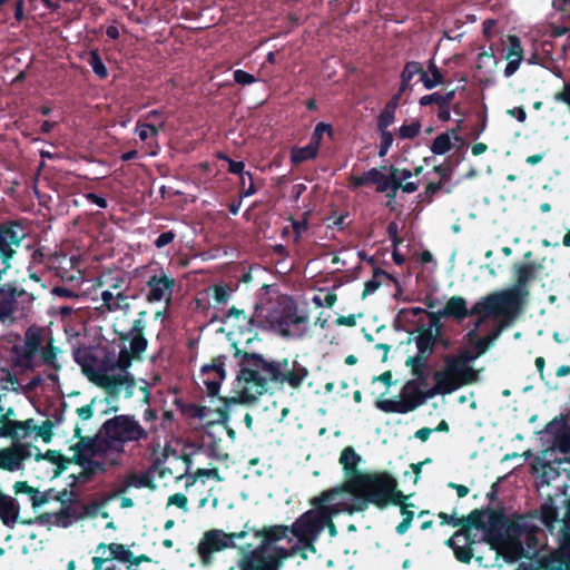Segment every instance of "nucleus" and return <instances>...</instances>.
<instances>
[{
    "label": "nucleus",
    "instance_id": "1",
    "mask_svg": "<svg viewBox=\"0 0 570 570\" xmlns=\"http://www.w3.org/2000/svg\"><path fill=\"white\" fill-rule=\"evenodd\" d=\"M396 480L386 473H367L355 476L348 483L350 493L353 497L350 503L343 502L344 492L333 488L322 492L312 500L313 509L303 513L291 527L289 532L296 538L292 550H298L302 559L306 560L308 553L315 554L314 542L326 528L331 538L336 537V527L333 518L343 511L350 513L361 512L370 504L385 508L394 495L403 498V493L396 492Z\"/></svg>",
    "mask_w": 570,
    "mask_h": 570
},
{
    "label": "nucleus",
    "instance_id": "2",
    "mask_svg": "<svg viewBox=\"0 0 570 570\" xmlns=\"http://www.w3.org/2000/svg\"><path fill=\"white\" fill-rule=\"evenodd\" d=\"M306 366L297 360H266L257 353H244L239 362V371L236 377L235 390L237 396L224 402L222 407L212 410L207 406L198 407L195 416L208 420V423L228 422L227 407L230 403L249 404L268 391L269 383L278 385L287 384L298 390L308 376Z\"/></svg>",
    "mask_w": 570,
    "mask_h": 570
},
{
    "label": "nucleus",
    "instance_id": "3",
    "mask_svg": "<svg viewBox=\"0 0 570 570\" xmlns=\"http://www.w3.org/2000/svg\"><path fill=\"white\" fill-rule=\"evenodd\" d=\"M148 435L147 430L140 425L135 416L115 415L104 422L95 438H81L78 443L71 446L70 449L73 450L71 459L55 451H48L46 458L57 464L59 472L75 462L81 468V472L78 476L72 475L73 479L86 482L107 470L104 455L107 451L119 454L124 452L126 443L147 440Z\"/></svg>",
    "mask_w": 570,
    "mask_h": 570
},
{
    "label": "nucleus",
    "instance_id": "4",
    "mask_svg": "<svg viewBox=\"0 0 570 570\" xmlns=\"http://www.w3.org/2000/svg\"><path fill=\"white\" fill-rule=\"evenodd\" d=\"M122 340L129 341V347L124 346L118 354L104 352L100 355L88 348H77L73 351V360L88 380L102 387L108 395L130 399L136 381L129 367L132 358H140L147 350L148 341L140 334H124Z\"/></svg>",
    "mask_w": 570,
    "mask_h": 570
},
{
    "label": "nucleus",
    "instance_id": "5",
    "mask_svg": "<svg viewBox=\"0 0 570 570\" xmlns=\"http://www.w3.org/2000/svg\"><path fill=\"white\" fill-rule=\"evenodd\" d=\"M469 522L481 532L479 541L488 543L498 554L508 561L520 558L532 560L541 550L537 538V528L524 521L509 522L503 512L485 509L469 514Z\"/></svg>",
    "mask_w": 570,
    "mask_h": 570
},
{
    "label": "nucleus",
    "instance_id": "6",
    "mask_svg": "<svg viewBox=\"0 0 570 570\" xmlns=\"http://www.w3.org/2000/svg\"><path fill=\"white\" fill-rule=\"evenodd\" d=\"M264 307L256 305L254 313L247 317L243 309L230 307L220 322L226 323L229 318L243 320L248 332H253L254 328H269L288 338H302L308 331L307 315L299 314L294 304L274 307L267 314H264Z\"/></svg>",
    "mask_w": 570,
    "mask_h": 570
},
{
    "label": "nucleus",
    "instance_id": "7",
    "mask_svg": "<svg viewBox=\"0 0 570 570\" xmlns=\"http://www.w3.org/2000/svg\"><path fill=\"white\" fill-rule=\"evenodd\" d=\"M519 306L518 289H507L493 293L476 302L471 308H468L466 301L461 296H452L439 315L445 318H454L458 322L471 315H478L473 328L469 332V337L474 338L484 320L489 316H508Z\"/></svg>",
    "mask_w": 570,
    "mask_h": 570
},
{
    "label": "nucleus",
    "instance_id": "8",
    "mask_svg": "<svg viewBox=\"0 0 570 570\" xmlns=\"http://www.w3.org/2000/svg\"><path fill=\"white\" fill-rule=\"evenodd\" d=\"M289 533V528L284 525L255 531V538H261V541L254 549L244 552L238 561V568L240 570H281L283 560L299 552L293 551L292 546L285 547L281 543L283 540L291 542Z\"/></svg>",
    "mask_w": 570,
    "mask_h": 570
},
{
    "label": "nucleus",
    "instance_id": "9",
    "mask_svg": "<svg viewBox=\"0 0 570 570\" xmlns=\"http://www.w3.org/2000/svg\"><path fill=\"white\" fill-rule=\"evenodd\" d=\"M47 328L38 325L29 326L24 332L22 345L14 347V354L19 366L31 370L38 364V355L49 338Z\"/></svg>",
    "mask_w": 570,
    "mask_h": 570
},
{
    "label": "nucleus",
    "instance_id": "10",
    "mask_svg": "<svg viewBox=\"0 0 570 570\" xmlns=\"http://www.w3.org/2000/svg\"><path fill=\"white\" fill-rule=\"evenodd\" d=\"M245 537V532L227 534L222 530L207 531L198 543L197 550L204 563H209L215 552L235 547L234 540Z\"/></svg>",
    "mask_w": 570,
    "mask_h": 570
},
{
    "label": "nucleus",
    "instance_id": "11",
    "mask_svg": "<svg viewBox=\"0 0 570 570\" xmlns=\"http://www.w3.org/2000/svg\"><path fill=\"white\" fill-rule=\"evenodd\" d=\"M147 287L149 288L146 299L148 303H158L165 301L169 303L175 287V279L169 276L164 269L159 273L154 274L147 281Z\"/></svg>",
    "mask_w": 570,
    "mask_h": 570
},
{
    "label": "nucleus",
    "instance_id": "12",
    "mask_svg": "<svg viewBox=\"0 0 570 570\" xmlns=\"http://www.w3.org/2000/svg\"><path fill=\"white\" fill-rule=\"evenodd\" d=\"M469 521V518L466 519ZM469 529H461L456 531L450 539L446 540L449 546L455 554V558L464 563H469L473 557V551L470 548L472 543H475V534L472 538V529H475L470 522Z\"/></svg>",
    "mask_w": 570,
    "mask_h": 570
},
{
    "label": "nucleus",
    "instance_id": "13",
    "mask_svg": "<svg viewBox=\"0 0 570 570\" xmlns=\"http://www.w3.org/2000/svg\"><path fill=\"white\" fill-rule=\"evenodd\" d=\"M224 360V356H219L214 360L213 364H207L202 367L203 383L210 396L218 394L222 382L226 376Z\"/></svg>",
    "mask_w": 570,
    "mask_h": 570
},
{
    "label": "nucleus",
    "instance_id": "14",
    "mask_svg": "<svg viewBox=\"0 0 570 570\" xmlns=\"http://www.w3.org/2000/svg\"><path fill=\"white\" fill-rule=\"evenodd\" d=\"M474 356L464 355L463 357L449 356L445 360V371L456 380L462 381V385L470 383L475 377L474 370L469 365V362L473 361Z\"/></svg>",
    "mask_w": 570,
    "mask_h": 570
},
{
    "label": "nucleus",
    "instance_id": "15",
    "mask_svg": "<svg viewBox=\"0 0 570 570\" xmlns=\"http://www.w3.org/2000/svg\"><path fill=\"white\" fill-rule=\"evenodd\" d=\"M438 341V337L431 330H424L415 337V344L417 348V353L414 356H411L406 360V363H414L419 365H426L430 356L434 352V346Z\"/></svg>",
    "mask_w": 570,
    "mask_h": 570
},
{
    "label": "nucleus",
    "instance_id": "16",
    "mask_svg": "<svg viewBox=\"0 0 570 570\" xmlns=\"http://www.w3.org/2000/svg\"><path fill=\"white\" fill-rule=\"evenodd\" d=\"M31 452L28 446L20 443H13L11 448L0 451V468L8 471H17L22 462L30 458Z\"/></svg>",
    "mask_w": 570,
    "mask_h": 570
},
{
    "label": "nucleus",
    "instance_id": "17",
    "mask_svg": "<svg viewBox=\"0 0 570 570\" xmlns=\"http://www.w3.org/2000/svg\"><path fill=\"white\" fill-rule=\"evenodd\" d=\"M563 523L567 533L560 553L548 564L549 570H570V509L566 513Z\"/></svg>",
    "mask_w": 570,
    "mask_h": 570
},
{
    "label": "nucleus",
    "instance_id": "18",
    "mask_svg": "<svg viewBox=\"0 0 570 570\" xmlns=\"http://www.w3.org/2000/svg\"><path fill=\"white\" fill-rule=\"evenodd\" d=\"M59 353H60V350L58 347L53 346L52 336H49L48 341L46 342L45 346L41 348L38 356H39V361L41 364L53 370V372H51L47 375V377L50 381H58V372L61 370V365L58 362Z\"/></svg>",
    "mask_w": 570,
    "mask_h": 570
},
{
    "label": "nucleus",
    "instance_id": "19",
    "mask_svg": "<svg viewBox=\"0 0 570 570\" xmlns=\"http://www.w3.org/2000/svg\"><path fill=\"white\" fill-rule=\"evenodd\" d=\"M129 298L130 296L122 291L118 292L116 295L108 289L101 292V299L108 312L122 311L127 313L130 309V304L128 303Z\"/></svg>",
    "mask_w": 570,
    "mask_h": 570
},
{
    "label": "nucleus",
    "instance_id": "20",
    "mask_svg": "<svg viewBox=\"0 0 570 570\" xmlns=\"http://www.w3.org/2000/svg\"><path fill=\"white\" fill-rule=\"evenodd\" d=\"M107 549L109 550L111 558H114L120 562H128V563L135 564V566H138V563H139L137 560H135L134 553L129 549H127L124 544H120V543H110L108 546L105 543H100L97 547V553L104 554Z\"/></svg>",
    "mask_w": 570,
    "mask_h": 570
},
{
    "label": "nucleus",
    "instance_id": "21",
    "mask_svg": "<svg viewBox=\"0 0 570 570\" xmlns=\"http://www.w3.org/2000/svg\"><path fill=\"white\" fill-rule=\"evenodd\" d=\"M19 508L16 500L6 495L0 497V519L4 525L12 528L17 522Z\"/></svg>",
    "mask_w": 570,
    "mask_h": 570
},
{
    "label": "nucleus",
    "instance_id": "22",
    "mask_svg": "<svg viewBox=\"0 0 570 570\" xmlns=\"http://www.w3.org/2000/svg\"><path fill=\"white\" fill-rule=\"evenodd\" d=\"M517 272V286L512 289H518L519 304L521 303V292L531 281L535 278L537 266L533 263L515 265Z\"/></svg>",
    "mask_w": 570,
    "mask_h": 570
},
{
    "label": "nucleus",
    "instance_id": "23",
    "mask_svg": "<svg viewBox=\"0 0 570 570\" xmlns=\"http://www.w3.org/2000/svg\"><path fill=\"white\" fill-rule=\"evenodd\" d=\"M28 297V301H35V296L24 289H18L13 284L0 286V303L16 306L17 297Z\"/></svg>",
    "mask_w": 570,
    "mask_h": 570
},
{
    "label": "nucleus",
    "instance_id": "24",
    "mask_svg": "<svg viewBox=\"0 0 570 570\" xmlns=\"http://www.w3.org/2000/svg\"><path fill=\"white\" fill-rule=\"evenodd\" d=\"M52 517L55 518V524L61 528H68L73 522L81 520L79 508L72 505L62 507Z\"/></svg>",
    "mask_w": 570,
    "mask_h": 570
},
{
    "label": "nucleus",
    "instance_id": "25",
    "mask_svg": "<svg viewBox=\"0 0 570 570\" xmlns=\"http://www.w3.org/2000/svg\"><path fill=\"white\" fill-rule=\"evenodd\" d=\"M433 380L436 386L441 391V395L450 394L462 386V381L456 380L444 371H436L433 375Z\"/></svg>",
    "mask_w": 570,
    "mask_h": 570
},
{
    "label": "nucleus",
    "instance_id": "26",
    "mask_svg": "<svg viewBox=\"0 0 570 570\" xmlns=\"http://www.w3.org/2000/svg\"><path fill=\"white\" fill-rule=\"evenodd\" d=\"M375 406L385 413H407L415 410V404L401 400H379Z\"/></svg>",
    "mask_w": 570,
    "mask_h": 570
},
{
    "label": "nucleus",
    "instance_id": "27",
    "mask_svg": "<svg viewBox=\"0 0 570 570\" xmlns=\"http://www.w3.org/2000/svg\"><path fill=\"white\" fill-rule=\"evenodd\" d=\"M559 510L552 499L546 500L540 508V520L550 531L553 530L558 521Z\"/></svg>",
    "mask_w": 570,
    "mask_h": 570
},
{
    "label": "nucleus",
    "instance_id": "28",
    "mask_svg": "<svg viewBox=\"0 0 570 570\" xmlns=\"http://www.w3.org/2000/svg\"><path fill=\"white\" fill-rule=\"evenodd\" d=\"M421 75V65L416 61L407 62L401 73V85L399 92L394 96L395 99H400L403 92L411 86V80L414 76Z\"/></svg>",
    "mask_w": 570,
    "mask_h": 570
},
{
    "label": "nucleus",
    "instance_id": "29",
    "mask_svg": "<svg viewBox=\"0 0 570 570\" xmlns=\"http://www.w3.org/2000/svg\"><path fill=\"white\" fill-rule=\"evenodd\" d=\"M399 99L393 97L377 117V129L380 131H390L387 128L394 122L395 108Z\"/></svg>",
    "mask_w": 570,
    "mask_h": 570
},
{
    "label": "nucleus",
    "instance_id": "30",
    "mask_svg": "<svg viewBox=\"0 0 570 570\" xmlns=\"http://www.w3.org/2000/svg\"><path fill=\"white\" fill-rule=\"evenodd\" d=\"M16 254L13 246H11L3 237L0 235V273L1 276L7 273V271L11 267V258Z\"/></svg>",
    "mask_w": 570,
    "mask_h": 570
},
{
    "label": "nucleus",
    "instance_id": "31",
    "mask_svg": "<svg viewBox=\"0 0 570 570\" xmlns=\"http://www.w3.org/2000/svg\"><path fill=\"white\" fill-rule=\"evenodd\" d=\"M317 150H318V145H316L313 141H309L308 145L301 147V148H296L292 151V156H291L292 163L299 164V163L306 161L308 159H313L316 157Z\"/></svg>",
    "mask_w": 570,
    "mask_h": 570
},
{
    "label": "nucleus",
    "instance_id": "32",
    "mask_svg": "<svg viewBox=\"0 0 570 570\" xmlns=\"http://www.w3.org/2000/svg\"><path fill=\"white\" fill-rule=\"evenodd\" d=\"M112 499L111 495L105 497L101 500L94 501L88 504L79 505V512L81 514V520L86 518H95L100 513V510L105 508L108 502Z\"/></svg>",
    "mask_w": 570,
    "mask_h": 570
},
{
    "label": "nucleus",
    "instance_id": "33",
    "mask_svg": "<svg viewBox=\"0 0 570 570\" xmlns=\"http://www.w3.org/2000/svg\"><path fill=\"white\" fill-rule=\"evenodd\" d=\"M431 76L421 69L420 81H422L425 89L431 90L443 82V77L436 66H430Z\"/></svg>",
    "mask_w": 570,
    "mask_h": 570
},
{
    "label": "nucleus",
    "instance_id": "34",
    "mask_svg": "<svg viewBox=\"0 0 570 570\" xmlns=\"http://www.w3.org/2000/svg\"><path fill=\"white\" fill-rule=\"evenodd\" d=\"M360 461L361 456L351 446L345 448L340 456V462L347 472H354Z\"/></svg>",
    "mask_w": 570,
    "mask_h": 570
},
{
    "label": "nucleus",
    "instance_id": "35",
    "mask_svg": "<svg viewBox=\"0 0 570 570\" xmlns=\"http://www.w3.org/2000/svg\"><path fill=\"white\" fill-rule=\"evenodd\" d=\"M421 393L422 390L417 381L410 380L403 385L400 396L406 403H414L420 399Z\"/></svg>",
    "mask_w": 570,
    "mask_h": 570
},
{
    "label": "nucleus",
    "instance_id": "36",
    "mask_svg": "<svg viewBox=\"0 0 570 570\" xmlns=\"http://www.w3.org/2000/svg\"><path fill=\"white\" fill-rule=\"evenodd\" d=\"M0 235L11 245L18 247L22 236L19 233L18 225H3L0 227Z\"/></svg>",
    "mask_w": 570,
    "mask_h": 570
},
{
    "label": "nucleus",
    "instance_id": "37",
    "mask_svg": "<svg viewBox=\"0 0 570 570\" xmlns=\"http://www.w3.org/2000/svg\"><path fill=\"white\" fill-rule=\"evenodd\" d=\"M32 422L33 421L31 419L27 420L24 422L11 421L9 419L10 436L12 439H23V438L28 436L29 430H30V425H31Z\"/></svg>",
    "mask_w": 570,
    "mask_h": 570
},
{
    "label": "nucleus",
    "instance_id": "38",
    "mask_svg": "<svg viewBox=\"0 0 570 570\" xmlns=\"http://www.w3.org/2000/svg\"><path fill=\"white\" fill-rule=\"evenodd\" d=\"M390 180L393 181V187L399 190L404 180L410 179L413 176V173L406 168H396L394 166L390 167L389 170Z\"/></svg>",
    "mask_w": 570,
    "mask_h": 570
},
{
    "label": "nucleus",
    "instance_id": "39",
    "mask_svg": "<svg viewBox=\"0 0 570 570\" xmlns=\"http://www.w3.org/2000/svg\"><path fill=\"white\" fill-rule=\"evenodd\" d=\"M451 148V138L448 132L440 134L432 142L431 150L435 155H444Z\"/></svg>",
    "mask_w": 570,
    "mask_h": 570
},
{
    "label": "nucleus",
    "instance_id": "40",
    "mask_svg": "<svg viewBox=\"0 0 570 570\" xmlns=\"http://www.w3.org/2000/svg\"><path fill=\"white\" fill-rule=\"evenodd\" d=\"M0 386L6 391L19 392L21 385L14 374L2 370L0 374Z\"/></svg>",
    "mask_w": 570,
    "mask_h": 570
},
{
    "label": "nucleus",
    "instance_id": "41",
    "mask_svg": "<svg viewBox=\"0 0 570 570\" xmlns=\"http://www.w3.org/2000/svg\"><path fill=\"white\" fill-rule=\"evenodd\" d=\"M88 63L90 65L92 71L99 78H106L108 76L107 67L105 66L101 57L97 51H91L89 55Z\"/></svg>",
    "mask_w": 570,
    "mask_h": 570
},
{
    "label": "nucleus",
    "instance_id": "42",
    "mask_svg": "<svg viewBox=\"0 0 570 570\" xmlns=\"http://www.w3.org/2000/svg\"><path fill=\"white\" fill-rule=\"evenodd\" d=\"M406 366L411 367L412 370V374L415 376L414 379H412L413 381H417L419 385L422 387H426L428 386V364L426 365H419L416 366L417 364H414V363H406Z\"/></svg>",
    "mask_w": 570,
    "mask_h": 570
},
{
    "label": "nucleus",
    "instance_id": "43",
    "mask_svg": "<svg viewBox=\"0 0 570 570\" xmlns=\"http://www.w3.org/2000/svg\"><path fill=\"white\" fill-rule=\"evenodd\" d=\"M151 484V479L147 473L142 474H131L128 478L127 485L120 490V492H125L128 487H134L137 489L148 488Z\"/></svg>",
    "mask_w": 570,
    "mask_h": 570
},
{
    "label": "nucleus",
    "instance_id": "44",
    "mask_svg": "<svg viewBox=\"0 0 570 570\" xmlns=\"http://www.w3.org/2000/svg\"><path fill=\"white\" fill-rule=\"evenodd\" d=\"M380 277H387V274L381 269H376L373 277L365 282L363 297L373 294L381 286Z\"/></svg>",
    "mask_w": 570,
    "mask_h": 570
},
{
    "label": "nucleus",
    "instance_id": "45",
    "mask_svg": "<svg viewBox=\"0 0 570 570\" xmlns=\"http://www.w3.org/2000/svg\"><path fill=\"white\" fill-rule=\"evenodd\" d=\"M401 514L403 517L402 522L396 527V532L399 534H404L411 527L412 520L414 518V512L409 510L407 504H403L401 508Z\"/></svg>",
    "mask_w": 570,
    "mask_h": 570
},
{
    "label": "nucleus",
    "instance_id": "46",
    "mask_svg": "<svg viewBox=\"0 0 570 570\" xmlns=\"http://www.w3.org/2000/svg\"><path fill=\"white\" fill-rule=\"evenodd\" d=\"M376 190L379 193H387V196L395 197L396 196V188L393 187V181L390 180V175L384 176L383 173L381 174V179L379 183H375Z\"/></svg>",
    "mask_w": 570,
    "mask_h": 570
},
{
    "label": "nucleus",
    "instance_id": "47",
    "mask_svg": "<svg viewBox=\"0 0 570 570\" xmlns=\"http://www.w3.org/2000/svg\"><path fill=\"white\" fill-rule=\"evenodd\" d=\"M421 125L414 121L409 125H402L399 129V136L402 139H413L420 134Z\"/></svg>",
    "mask_w": 570,
    "mask_h": 570
},
{
    "label": "nucleus",
    "instance_id": "48",
    "mask_svg": "<svg viewBox=\"0 0 570 570\" xmlns=\"http://www.w3.org/2000/svg\"><path fill=\"white\" fill-rule=\"evenodd\" d=\"M224 160L228 163L229 173L239 175L242 180H244V176H247V178L252 180V174L249 171H244L245 164L243 161H236L229 157H224Z\"/></svg>",
    "mask_w": 570,
    "mask_h": 570
},
{
    "label": "nucleus",
    "instance_id": "49",
    "mask_svg": "<svg viewBox=\"0 0 570 570\" xmlns=\"http://www.w3.org/2000/svg\"><path fill=\"white\" fill-rule=\"evenodd\" d=\"M147 313L145 311L138 314V317L132 322L131 327L126 334H140L144 335V331L147 326L146 322Z\"/></svg>",
    "mask_w": 570,
    "mask_h": 570
},
{
    "label": "nucleus",
    "instance_id": "50",
    "mask_svg": "<svg viewBox=\"0 0 570 570\" xmlns=\"http://www.w3.org/2000/svg\"><path fill=\"white\" fill-rule=\"evenodd\" d=\"M381 141L379 146V156L384 157L393 144V135L391 131H380Z\"/></svg>",
    "mask_w": 570,
    "mask_h": 570
},
{
    "label": "nucleus",
    "instance_id": "51",
    "mask_svg": "<svg viewBox=\"0 0 570 570\" xmlns=\"http://www.w3.org/2000/svg\"><path fill=\"white\" fill-rule=\"evenodd\" d=\"M430 323L429 327L426 330H431L432 333L438 337L441 333V318L444 317V315H439V311L436 312H430L428 313Z\"/></svg>",
    "mask_w": 570,
    "mask_h": 570
},
{
    "label": "nucleus",
    "instance_id": "52",
    "mask_svg": "<svg viewBox=\"0 0 570 570\" xmlns=\"http://www.w3.org/2000/svg\"><path fill=\"white\" fill-rule=\"evenodd\" d=\"M136 132L138 134L140 140L145 141L148 139L150 135L157 136L158 128L150 124L138 125L136 128Z\"/></svg>",
    "mask_w": 570,
    "mask_h": 570
},
{
    "label": "nucleus",
    "instance_id": "53",
    "mask_svg": "<svg viewBox=\"0 0 570 570\" xmlns=\"http://www.w3.org/2000/svg\"><path fill=\"white\" fill-rule=\"evenodd\" d=\"M233 76L234 81L242 86L252 85L256 81V78L253 75L242 69L235 70Z\"/></svg>",
    "mask_w": 570,
    "mask_h": 570
},
{
    "label": "nucleus",
    "instance_id": "54",
    "mask_svg": "<svg viewBox=\"0 0 570 570\" xmlns=\"http://www.w3.org/2000/svg\"><path fill=\"white\" fill-rule=\"evenodd\" d=\"M32 507L35 509L40 508L45 505L50 500L49 492H40L38 490H33V492L30 495Z\"/></svg>",
    "mask_w": 570,
    "mask_h": 570
},
{
    "label": "nucleus",
    "instance_id": "55",
    "mask_svg": "<svg viewBox=\"0 0 570 570\" xmlns=\"http://www.w3.org/2000/svg\"><path fill=\"white\" fill-rule=\"evenodd\" d=\"M441 391L442 390H440L439 386H436L435 384L432 387L422 391L420 399L413 403L415 404V409L425 403L428 400L441 394Z\"/></svg>",
    "mask_w": 570,
    "mask_h": 570
},
{
    "label": "nucleus",
    "instance_id": "56",
    "mask_svg": "<svg viewBox=\"0 0 570 570\" xmlns=\"http://www.w3.org/2000/svg\"><path fill=\"white\" fill-rule=\"evenodd\" d=\"M554 448L563 454H569L570 453V436L568 434L558 435L554 441Z\"/></svg>",
    "mask_w": 570,
    "mask_h": 570
},
{
    "label": "nucleus",
    "instance_id": "57",
    "mask_svg": "<svg viewBox=\"0 0 570 570\" xmlns=\"http://www.w3.org/2000/svg\"><path fill=\"white\" fill-rule=\"evenodd\" d=\"M382 171L377 168H371L367 171H364L361 176L364 181V185H375L381 179Z\"/></svg>",
    "mask_w": 570,
    "mask_h": 570
},
{
    "label": "nucleus",
    "instance_id": "58",
    "mask_svg": "<svg viewBox=\"0 0 570 570\" xmlns=\"http://www.w3.org/2000/svg\"><path fill=\"white\" fill-rule=\"evenodd\" d=\"M324 132H332L331 125L325 122H320L315 126L314 132L312 135L311 141L315 142L316 145H320V141L322 139V136Z\"/></svg>",
    "mask_w": 570,
    "mask_h": 570
},
{
    "label": "nucleus",
    "instance_id": "59",
    "mask_svg": "<svg viewBox=\"0 0 570 570\" xmlns=\"http://www.w3.org/2000/svg\"><path fill=\"white\" fill-rule=\"evenodd\" d=\"M499 334H500V331H497L490 336L479 338L476 341V348H478L479 353L480 354L484 353L490 347V345L497 340Z\"/></svg>",
    "mask_w": 570,
    "mask_h": 570
},
{
    "label": "nucleus",
    "instance_id": "60",
    "mask_svg": "<svg viewBox=\"0 0 570 570\" xmlns=\"http://www.w3.org/2000/svg\"><path fill=\"white\" fill-rule=\"evenodd\" d=\"M176 237V234L173 230H167L161 233L155 240V246L157 248H163L170 244Z\"/></svg>",
    "mask_w": 570,
    "mask_h": 570
},
{
    "label": "nucleus",
    "instance_id": "61",
    "mask_svg": "<svg viewBox=\"0 0 570 570\" xmlns=\"http://www.w3.org/2000/svg\"><path fill=\"white\" fill-rule=\"evenodd\" d=\"M510 49H509V57L514 56L515 58L522 57V47L521 41L517 36H510Z\"/></svg>",
    "mask_w": 570,
    "mask_h": 570
},
{
    "label": "nucleus",
    "instance_id": "62",
    "mask_svg": "<svg viewBox=\"0 0 570 570\" xmlns=\"http://www.w3.org/2000/svg\"><path fill=\"white\" fill-rule=\"evenodd\" d=\"M51 294L61 298H77L78 294L66 286H55Z\"/></svg>",
    "mask_w": 570,
    "mask_h": 570
},
{
    "label": "nucleus",
    "instance_id": "63",
    "mask_svg": "<svg viewBox=\"0 0 570 570\" xmlns=\"http://www.w3.org/2000/svg\"><path fill=\"white\" fill-rule=\"evenodd\" d=\"M441 99H442V94L433 92V94L425 95V96L421 97L419 100V104H420V106H430L432 104H436L440 107Z\"/></svg>",
    "mask_w": 570,
    "mask_h": 570
},
{
    "label": "nucleus",
    "instance_id": "64",
    "mask_svg": "<svg viewBox=\"0 0 570 570\" xmlns=\"http://www.w3.org/2000/svg\"><path fill=\"white\" fill-rule=\"evenodd\" d=\"M521 60H522V57H519V58L511 59L507 63L505 69H504V76L507 78L511 77L519 69Z\"/></svg>",
    "mask_w": 570,
    "mask_h": 570
}]
</instances>
